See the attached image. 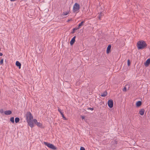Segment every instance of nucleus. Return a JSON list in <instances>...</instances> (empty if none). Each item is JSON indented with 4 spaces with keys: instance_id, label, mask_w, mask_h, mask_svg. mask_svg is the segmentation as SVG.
<instances>
[{
    "instance_id": "c85d7f7f",
    "label": "nucleus",
    "mask_w": 150,
    "mask_h": 150,
    "mask_svg": "<svg viewBox=\"0 0 150 150\" xmlns=\"http://www.w3.org/2000/svg\"><path fill=\"white\" fill-rule=\"evenodd\" d=\"M75 32V31H74V30H73L71 32V33L73 34H74Z\"/></svg>"
},
{
    "instance_id": "f3484780",
    "label": "nucleus",
    "mask_w": 150,
    "mask_h": 150,
    "mask_svg": "<svg viewBox=\"0 0 150 150\" xmlns=\"http://www.w3.org/2000/svg\"><path fill=\"white\" fill-rule=\"evenodd\" d=\"M107 94V93L106 91L104 92L103 93H101L100 95L102 97H105L106 96Z\"/></svg>"
},
{
    "instance_id": "9b49d317",
    "label": "nucleus",
    "mask_w": 150,
    "mask_h": 150,
    "mask_svg": "<svg viewBox=\"0 0 150 150\" xmlns=\"http://www.w3.org/2000/svg\"><path fill=\"white\" fill-rule=\"evenodd\" d=\"M4 113L6 115H10L12 113V111L10 110H6L4 111Z\"/></svg>"
},
{
    "instance_id": "c756f323",
    "label": "nucleus",
    "mask_w": 150,
    "mask_h": 150,
    "mask_svg": "<svg viewBox=\"0 0 150 150\" xmlns=\"http://www.w3.org/2000/svg\"><path fill=\"white\" fill-rule=\"evenodd\" d=\"M3 55V54L2 53L0 52V56H2Z\"/></svg>"
},
{
    "instance_id": "20e7f679",
    "label": "nucleus",
    "mask_w": 150,
    "mask_h": 150,
    "mask_svg": "<svg viewBox=\"0 0 150 150\" xmlns=\"http://www.w3.org/2000/svg\"><path fill=\"white\" fill-rule=\"evenodd\" d=\"M44 143L47 147L53 150H55L57 149V148L53 144H50L46 142H44Z\"/></svg>"
},
{
    "instance_id": "a211bd4d",
    "label": "nucleus",
    "mask_w": 150,
    "mask_h": 150,
    "mask_svg": "<svg viewBox=\"0 0 150 150\" xmlns=\"http://www.w3.org/2000/svg\"><path fill=\"white\" fill-rule=\"evenodd\" d=\"M20 121V119L18 117H16L15 118V122L16 123H17L19 122Z\"/></svg>"
},
{
    "instance_id": "1a4fd4ad",
    "label": "nucleus",
    "mask_w": 150,
    "mask_h": 150,
    "mask_svg": "<svg viewBox=\"0 0 150 150\" xmlns=\"http://www.w3.org/2000/svg\"><path fill=\"white\" fill-rule=\"evenodd\" d=\"M150 64V58L148 59L144 64L145 66L146 67H148Z\"/></svg>"
},
{
    "instance_id": "aec40b11",
    "label": "nucleus",
    "mask_w": 150,
    "mask_h": 150,
    "mask_svg": "<svg viewBox=\"0 0 150 150\" xmlns=\"http://www.w3.org/2000/svg\"><path fill=\"white\" fill-rule=\"evenodd\" d=\"M69 13V12H63V15L64 16H65L67 15Z\"/></svg>"
},
{
    "instance_id": "bb28decb",
    "label": "nucleus",
    "mask_w": 150,
    "mask_h": 150,
    "mask_svg": "<svg viewBox=\"0 0 150 150\" xmlns=\"http://www.w3.org/2000/svg\"><path fill=\"white\" fill-rule=\"evenodd\" d=\"M0 112L1 113H3L4 112V110L3 109H1L0 110Z\"/></svg>"
},
{
    "instance_id": "7ed1b4c3",
    "label": "nucleus",
    "mask_w": 150,
    "mask_h": 150,
    "mask_svg": "<svg viewBox=\"0 0 150 150\" xmlns=\"http://www.w3.org/2000/svg\"><path fill=\"white\" fill-rule=\"evenodd\" d=\"M80 8V5L78 4L75 3L73 7V12L75 13L79 11Z\"/></svg>"
},
{
    "instance_id": "f8f14e48",
    "label": "nucleus",
    "mask_w": 150,
    "mask_h": 150,
    "mask_svg": "<svg viewBox=\"0 0 150 150\" xmlns=\"http://www.w3.org/2000/svg\"><path fill=\"white\" fill-rule=\"evenodd\" d=\"M111 47V46L110 45H108V46L107 47V51H106L107 53V54L109 53L110 52Z\"/></svg>"
},
{
    "instance_id": "423d86ee",
    "label": "nucleus",
    "mask_w": 150,
    "mask_h": 150,
    "mask_svg": "<svg viewBox=\"0 0 150 150\" xmlns=\"http://www.w3.org/2000/svg\"><path fill=\"white\" fill-rule=\"evenodd\" d=\"M34 122L36 125H37L38 127H42V124L39 122H38L36 119H34L33 120V122Z\"/></svg>"
},
{
    "instance_id": "b1692460",
    "label": "nucleus",
    "mask_w": 150,
    "mask_h": 150,
    "mask_svg": "<svg viewBox=\"0 0 150 150\" xmlns=\"http://www.w3.org/2000/svg\"><path fill=\"white\" fill-rule=\"evenodd\" d=\"M80 150H85V149L83 147L81 146Z\"/></svg>"
},
{
    "instance_id": "4be33fe9",
    "label": "nucleus",
    "mask_w": 150,
    "mask_h": 150,
    "mask_svg": "<svg viewBox=\"0 0 150 150\" xmlns=\"http://www.w3.org/2000/svg\"><path fill=\"white\" fill-rule=\"evenodd\" d=\"M3 61H4L3 59H1V61L0 62V64H2L3 63Z\"/></svg>"
},
{
    "instance_id": "6ab92c4d",
    "label": "nucleus",
    "mask_w": 150,
    "mask_h": 150,
    "mask_svg": "<svg viewBox=\"0 0 150 150\" xmlns=\"http://www.w3.org/2000/svg\"><path fill=\"white\" fill-rule=\"evenodd\" d=\"M10 121L13 123H14V117H11L10 118Z\"/></svg>"
},
{
    "instance_id": "cd10ccee",
    "label": "nucleus",
    "mask_w": 150,
    "mask_h": 150,
    "mask_svg": "<svg viewBox=\"0 0 150 150\" xmlns=\"http://www.w3.org/2000/svg\"><path fill=\"white\" fill-rule=\"evenodd\" d=\"M72 20V19H68V20L67 21V22H69V21H71Z\"/></svg>"
},
{
    "instance_id": "a878e982",
    "label": "nucleus",
    "mask_w": 150,
    "mask_h": 150,
    "mask_svg": "<svg viewBox=\"0 0 150 150\" xmlns=\"http://www.w3.org/2000/svg\"><path fill=\"white\" fill-rule=\"evenodd\" d=\"M123 91L125 92L126 91V87H124L123 89Z\"/></svg>"
},
{
    "instance_id": "0eeeda50",
    "label": "nucleus",
    "mask_w": 150,
    "mask_h": 150,
    "mask_svg": "<svg viewBox=\"0 0 150 150\" xmlns=\"http://www.w3.org/2000/svg\"><path fill=\"white\" fill-rule=\"evenodd\" d=\"M76 38V36H74V37L71 39V40L70 41V43L71 45H72L74 42L75 41V38Z\"/></svg>"
},
{
    "instance_id": "2eb2a0df",
    "label": "nucleus",
    "mask_w": 150,
    "mask_h": 150,
    "mask_svg": "<svg viewBox=\"0 0 150 150\" xmlns=\"http://www.w3.org/2000/svg\"><path fill=\"white\" fill-rule=\"evenodd\" d=\"M85 22V21H82L78 25V28H80L83 25V24Z\"/></svg>"
},
{
    "instance_id": "39448f33",
    "label": "nucleus",
    "mask_w": 150,
    "mask_h": 150,
    "mask_svg": "<svg viewBox=\"0 0 150 150\" xmlns=\"http://www.w3.org/2000/svg\"><path fill=\"white\" fill-rule=\"evenodd\" d=\"M108 104L109 108H111L113 106V102L112 100L110 99L108 100Z\"/></svg>"
},
{
    "instance_id": "7c9ffc66",
    "label": "nucleus",
    "mask_w": 150,
    "mask_h": 150,
    "mask_svg": "<svg viewBox=\"0 0 150 150\" xmlns=\"http://www.w3.org/2000/svg\"><path fill=\"white\" fill-rule=\"evenodd\" d=\"M81 118L82 119H84V116H82Z\"/></svg>"
},
{
    "instance_id": "393cba45",
    "label": "nucleus",
    "mask_w": 150,
    "mask_h": 150,
    "mask_svg": "<svg viewBox=\"0 0 150 150\" xmlns=\"http://www.w3.org/2000/svg\"><path fill=\"white\" fill-rule=\"evenodd\" d=\"M87 109L88 110H93L94 108H87Z\"/></svg>"
},
{
    "instance_id": "f03ea898",
    "label": "nucleus",
    "mask_w": 150,
    "mask_h": 150,
    "mask_svg": "<svg viewBox=\"0 0 150 150\" xmlns=\"http://www.w3.org/2000/svg\"><path fill=\"white\" fill-rule=\"evenodd\" d=\"M137 46L138 49H143L147 46V45L145 41L141 40L137 42Z\"/></svg>"
},
{
    "instance_id": "4468645a",
    "label": "nucleus",
    "mask_w": 150,
    "mask_h": 150,
    "mask_svg": "<svg viewBox=\"0 0 150 150\" xmlns=\"http://www.w3.org/2000/svg\"><path fill=\"white\" fill-rule=\"evenodd\" d=\"M142 104V102L140 101H137L136 104V105L137 107H139Z\"/></svg>"
},
{
    "instance_id": "412c9836",
    "label": "nucleus",
    "mask_w": 150,
    "mask_h": 150,
    "mask_svg": "<svg viewBox=\"0 0 150 150\" xmlns=\"http://www.w3.org/2000/svg\"><path fill=\"white\" fill-rule=\"evenodd\" d=\"M130 61L129 59H128L127 60V65L128 66H129L130 65Z\"/></svg>"
},
{
    "instance_id": "5701e85b",
    "label": "nucleus",
    "mask_w": 150,
    "mask_h": 150,
    "mask_svg": "<svg viewBox=\"0 0 150 150\" xmlns=\"http://www.w3.org/2000/svg\"><path fill=\"white\" fill-rule=\"evenodd\" d=\"M79 29V28H78H78H74L73 30L75 31H76L77 30Z\"/></svg>"
},
{
    "instance_id": "ddd939ff",
    "label": "nucleus",
    "mask_w": 150,
    "mask_h": 150,
    "mask_svg": "<svg viewBox=\"0 0 150 150\" xmlns=\"http://www.w3.org/2000/svg\"><path fill=\"white\" fill-rule=\"evenodd\" d=\"M16 66L19 67V69L21 68V64L18 61H17L16 62Z\"/></svg>"
},
{
    "instance_id": "f257e3e1",
    "label": "nucleus",
    "mask_w": 150,
    "mask_h": 150,
    "mask_svg": "<svg viewBox=\"0 0 150 150\" xmlns=\"http://www.w3.org/2000/svg\"><path fill=\"white\" fill-rule=\"evenodd\" d=\"M26 120L27 122L29 125L32 128L34 127V123L33 122V116L32 114L30 112H27L26 115Z\"/></svg>"
},
{
    "instance_id": "9d476101",
    "label": "nucleus",
    "mask_w": 150,
    "mask_h": 150,
    "mask_svg": "<svg viewBox=\"0 0 150 150\" xmlns=\"http://www.w3.org/2000/svg\"><path fill=\"white\" fill-rule=\"evenodd\" d=\"M58 110L59 112L62 115V117L64 119V120H66V118L65 117L64 115L62 112L60 108H58Z\"/></svg>"
},
{
    "instance_id": "dca6fc26",
    "label": "nucleus",
    "mask_w": 150,
    "mask_h": 150,
    "mask_svg": "<svg viewBox=\"0 0 150 150\" xmlns=\"http://www.w3.org/2000/svg\"><path fill=\"white\" fill-rule=\"evenodd\" d=\"M144 109H141L139 112L140 114L142 115H143L144 114Z\"/></svg>"
},
{
    "instance_id": "6e6552de",
    "label": "nucleus",
    "mask_w": 150,
    "mask_h": 150,
    "mask_svg": "<svg viewBox=\"0 0 150 150\" xmlns=\"http://www.w3.org/2000/svg\"><path fill=\"white\" fill-rule=\"evenodd\" d=\"M98 18L100 20L101 18V17L103 16L104 15L103 13H102V12H100V13H98Z\"/></svg>"
}]
</instances>
